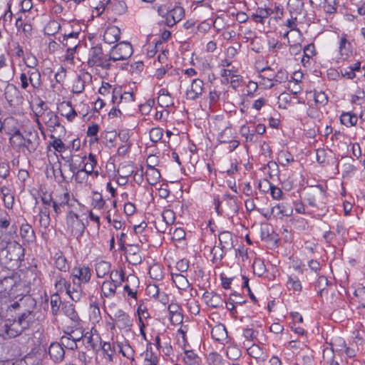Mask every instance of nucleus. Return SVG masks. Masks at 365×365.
I'll return each instance as SVG.
<instances>
[{
  "mask_svg": "<svg viewBox=\"0 0 365 365\" xmlns=\"http://www.w3.org/2000/svg\"><path fill=\"white\" fill-rule=\"evenodd\" d=\"M89 313L91 317L96 320L101 319V312L98 304L96 302H92L90 304Z\"/></svg>",
  "mask_w": 365,
  "mask_h": 365,
  "instance_id": "nucleus-59",
  "label": "nucleus"
},
{
  "mask_svg": "<svg viewBox=\"0 0 365 365\" xmlns=\"http://www.w3.org/2000/svg\"><path fill=\"white\" fill-rule=\"evenodd\" d=\"M82 339L87 349H91L95 351L100 350L102 340L95 328H92L90 331L83 334Z\"/></svg>",
  "mask_w": 365,
  "mask_h": 365,
  "instance_id": "nucleus-9",
  "label": "nucleus"
},
{
  "mask_svg": "<svg viewBox=\"0 0 365 365\" xmlns=\"http://www.w3.org/2000/svg\"><path fill=\"white\" fill-rule=\"evenodd\" d=\"M278 161L281 165L287 166L294 161V158L289 152L281 150L278 154Z\"/></svg>",
  "mask_w": 365,
  "mask_h": 365,
  "instance_id": "nucleus-47",
  "label": "nucleus"
},
{
  "mask_svg": "<svg viewBox=\"0 0 365 365\" xmlns=\"http://www.w3.org/2000/svg\"><path fill=\"white\" fill-rule=\"evenodd\" d=\"M247 354L250 356L257 359L262 358L263 351L259 346L254 344L247 349Z\"/></svg>",
  "mask_w": 365,
  "mask_h": 365,
  "instance_id": "nucleus-53",
  "label": "nucleus"
},
{
  "mask_svg": "<svg viewBox=\"0 0 365 365\" xmlns=\"http://www.w3.org/2000/svg\"><path fill=\"white\" fill-rule=\"evenodd\" d=\"M117 343L110 344L108 341H102L100 350L103 352V356L107 362H113V357L116 352Z\"/></svg>",
  "mask_w": 365,
  "mask_h": 365,
  "instance_id": "nucleus-25",
  "label": "nucleus"
},
{
  "mask_svg": "<svg viewBox=\"0 0 365 365\" xmlns=\"http://www.w3.org/2000/svg\"><path fill=\"white\" fill-rule=\"evenodd\" d=\"M110 59L115 62L129 58L133 54V48L130 43L122 41L114 46L110 51Z\"/></svg>",
  "mask_w": 365,
  "mask_h": 365,
  "instance_id": "nucleus-6",
  "label": "nucleus"
},
{
  "mask_svg": "<svg viewBox=\"0 0 365 365\" xmlns=\"http://www.w3.org/2000/svg\"><path fill=\"white\" fill-rule=\"evenodd\" d=\"M62 312L71 319L73 327H77L80 326L81 319L75 310V307L73 304L68 303V304H65L63 307Z\"/></svg>",
  "mask_w": 365,
  "mask_h": 365,
  "instance_id": "nucleus-29",
  "label": "nucleus"
},
{
  "mask_svg": "<svg viewBox=\"0 0 365 365\" xmlns=\"http://www.w3.org/2000/svg\"><path fill=\"white\" fill-rule=\"evenodd\" d=\"M170 315V320L172 324L178 325L183 321V315L182 314V308L177 303H170L168 307Z\"/></svg>",
  "mask_w": 365,
  "mask_h": 365,
  "instance_id": "nucleus-20",
  "label": "nucleus"
},
{
  "mask_svg": "<svg viewBox=\"0 0 365 365\" xmlns=\"http://www.w3.org/2000/svg\"><path fill=\"white\" fill-rule=\"evenodd\" d=\"M4 98L11 107H16L23 103L24 98L21 91L14 84L9 83L4 90Z\"/></svg>",
  "mask_w": 365,
  "mask_h": 365,
  "instance_id": "nucleus-8",
  "label": "nucleus"
},
{
  "mask_svg": "<svg viewBox=\"0 0 365 365\" xmlns=\"http://www.w3.org/2000/svg\"><path fill=\"white\" fill-rule=\"evenodd\" d=\"M120 30L116 26H109L103 34V41L108 44L114 43L120 39Z\"/></svg>",
  "mask_w": 365,
  "mask_h": 365,
  "instance_id": "nucleus-24",
  "label": "nucleus"
},
{
  "mask_svg": "<svg viewBox=\"0 0 365 365\" xmlns=\"http://www.w3.org/2000/svg\"><path fill=\"white\" fill-rule=\"evenodd\" d=\"M20 235L23 240L29 244L36 241L35 232L32 227L28 223L21 225L20 227Z\"/></svg>",
  "mask_w": 365,
  "mask_h": 365,
  "instance_id": "nucleus-33",
  "label": "nucleus"
},
{
  "mask_svg": "<svg viewBox=\"0 0 365 365\" xmlns=\"http://www.w3.org/2000/svg\"><path fill=\"white\" fill-rule=\"evenodd\" d=\"M84 89L85 81L81 76H78L73 84L72 91L74 93L80 94Z\"/></svg>",
  "mask_w": 365,
  "mask_h": 365,
  "instance_id": "nucleus-55",
  "label": "nucleus"
},
{
  "mask_svg": "<svg viewBox=\"0 0 365 365\" xmlns=\"http://www.w3.org/2000/svg\"><path fill=\"white\" fill-rule=\"evenodd\" d=\"M11 224V217L4 210H0V229H7Z\"/></svg>",
  "mask_w": 365,
  "mask_h": 365,
  "instance_id": "nucleus-56",
  "label": "nucleus"
},
{
  "mask_svg": "<svg viewBox=\"0 0 365 365\" xmlns=\"http://www.w3.org/2000/svg\"><path fill=\"white\" fill-rule=\"evenodd\" d=\"M124 250H125L126 259L130 264L137 265L141 262L142 258L138 245H128V247Z\"/></svg>",
  "mask_w": 365,
  "mask_h": 365,
  "instance_id": "nucleus-21",
  "label": "nucleus"
},
{
  "mask_svg": "<svg viewBox=\"0 0 365 365\" xmlns=\"http://www.w3.org/2000/svg\"><path fill=\"white\" fill-rule=\"evenodd\" d=\"M24 136L19 129H16L9 138V143L12 148L19 153H24Z\"/></svg>",
  "mask_w": 365,
  "mask_h": 365,
  "instance_id": "nucleus-19",
  "label": "nucleus"
},
{
  "mask_svg": "<svg viewBox=\"0 0 365 365\" xmlns=\"http://www.w3.org/2000/svg\"><path fill=\"white\" fill-rule=\"evenodd\" d=\"M97 165L96 155L90 153L87 161L84 163V166L82 168L83 174L92 175L94 174L96 177L98 175V172L95 171L94 168Z\"/></svg>",
  "mask_w": 365,
  "mask_h": 365,
  "instance_id": "nucleus-36",
  "label": "nucleus"
},
{
  "mask_svg": "<svg viewBox=\"0 0 365 365\" xmlns=\"http://www.w3.org/2000/svg\"><path fill=\"white\" fill-rule=\"evenodd\" d=\"M314 101L317 105L324 106L328 103V96L323 91H314Z\"/></svg>",
  "mask_w": 365,
  "mask_h": 365,
  "instance_id": "nucleus-54",
  "label": "nucleus"
},
{
  "mask_svg": "<svg viewBox=\"0 0 365 365\" xmlns=\"http://www.w3.org/2000/svg\"><path fill=\"white\" fill-rule=\"evenodd\" d=\"M202 299L205 304L212 308H219L223 305L221 296L217 293L205 292L202 295Z\"/></svg>",
  "mask_w": 365,
  "mask_h": 365,
  "instance_id": "nucleus-23",
  "label": "nucleus"
},
{
  "mask_svg": "<svg viewBox=\"0 0 365 365\" xmlns=\"http://www.w3.org/2000/svg\"><path fill=\"white\" fill-rule=\"evenodd\" d=\"M33 311L24 312L16 320L24 328L27 329L32 322L34 317L31 315Z\"/></svg>",
  "mask_w": 365,
  "mask_h": 365,
  "instance_id": "nucleus-43",
  "label": "nucleus"
},
{
  "mask_svg": "<svg viewBox=\"0 0 365 365\" xmlns=\"http://www.w3.org/2000/svg\"><path fill=\"white\" fill-rule=\"evenodd\" d=\"M212 337L216 341H221L227 335L225 327L222 325L215 326L211 331Z\"/></svg>",
  "mask_w": 365,
  "mask_h": 365,
  "instance_id": "nucleus-45",
  "label": "nucleus"
},
{
  "mask_svg": "<svg viewBox=\"0 0 365 365\" xmlns=\"http://www.w3.org/2000/svg\"><path fill=\"white\" fill-rule=\"evenodd\" d=\"M185 15L184 9L180 6H175L173 9L169 10L165 14V24L168 26L171 27L180 21Z\"/></svg>",
  "mask_w": 365,
  "mask_h": 365,
  "instance_id": "nucleus-18",
  "label": "nucleus"
},
{
  "mask_svg": "<svg viewBox=\"0 0 365 365\" xmlns=\"http://www.w3.org/2000/svg\"><path fill=\"white\" fill-rule=\"evenodd\" d=\"M262 79L264 80L267 78L269 81L272 83L267 86L269 88H272L277 84L284 83L288 81L289 74L288 72L283 68H280L277 71V72L274 76H270L269 77L265 78L262 75H259V76Z\"/></svg>",
  "mask_w": 365,
  "mask_h": 365,
  "instance_id": "nucleus-22",
  "label": "nucleus"
},
{
  "mask_svg": "<svg viewBox=\"0 0 365 365\" xmlns=\"http://www.w3.org/2000/svg\"><path fill=\"white\" fill-rule=\"evenodd\" d=\"M79 32H71L68 34H64L62 39L60 40L64 47L67 48V55L73 57L76 49L79 43Z\"/></svg>",
  "mask_w": 365,
  "mask_h": 365,
  "instance_id": "nucleus-15",
  "label": "nucleus"
},
{
  "mask_svg": "<svg viewBox=\"0 0 365 365\" xmlns=\"http://www.w3.org/2000/svg\"><path fill=\"white\" fill-rule=\"evenodd\" d=\"M171 277L179 289L185 290L190 287V283L185 275H171Z\"/></svg>",
  "mask_w": 365,
  "mask_h": 365,
  "instance_id": "nucleus-41",
  "label": "nucleus"
},
{
  "mask_svg": "<svg viewBox=\"0 0 365 365\" xmlns=\"http://www.w3.org/2000/svg\"><path fill=\"white\" fill-rule=\"evenodd\" d=\"M162 217L163 221L167 225H173L175 220V215L173 210H165L163 212Z\"/></svg>",
  "mask_w": 365,
  "mask_h": 365,
  "instance_id": "nucleus-61",
  "label": "nucleus"
},
{
  "mask_svg": "<svg viewBox=\"0 0 365 365\" xmlns=\"http://www.w3.org/2000/svg\"><path fill=\"white\" fill-rule=\"evenodd\" d=\"M4 329L6 334L11 338L16 337L19 336L24 329V328L16 319L13 321L9 320L4 324Z\"/></svg>",
  "mask_w": 365,
  "mask_h": 365,
  "instance_id": "nucleus-26",
  "label": "nucleus"
},
{
  "mask_svg": "<svg viewBox=\"0 0 365 365\" xmlns=\"http://www.w3.org/2000/svg\"><path fill=\"white\" fill-rule=\"evenodd\" d=\"M110 55L103 53L102 46L97 44L92 46L88 51L87 63L89 67H99L103 70H109L111 67Z\"/></svg>",
  "mask_w": 365,
  "mask_h": 365,
  "instance_id": "nucleus-3",
  "label": "nucleus"
},
{
  "mask_svg": "<svg viewBox=\"0 0 365 365\" xmlns=\"http://www.w3.org/2000/svg\"><path fill=\"white\" fill-rule=\"evenodd\" d=\"M65 135L61 134V133L58 136H56L55 134L51 133L49 135V138L52 139V141H50L48 143V147H52L55 151L62 153L65 152L68 147L63 143V142L61 140V137L64 136Z\"/></svg>",
  "mask_w": 365,
  "mask_h": 365,
  "instance_id": "nucleus-30",
  "label": "nucleus"
},
{
  "mask_svg": "<svg viewBox=\"0 0 365 365\" xmlns=\"http://www.w3.org/2000/svg\"><path fill=\"white\" fill-rule=\"evenodd\" d=\"M208 250L210 251V255H212V260L213 262L220 261L222 259L225 253L227 251V250H225V249H222V247L221 246L220 247L214 246L212 248H209Z\"/></svg>",
  "mask_w": 365,
  "mask_h": 365,
  "instance_id": "nucleus-48",
  "label": "nucleus"
},
{
  "mask_svg": "<svg viewBox=\"0 0 365 365\" xmlns=\"http://www.w3.org/2000/svg\"><path fill=\"white\" fill-rule=\"evenodd\" d=\"M287 286L295 291H299L302 289L301 283L297 276H294V277L292 276L289 277Z\"/></svg>",
  "mask_w": 365,
  "mask_h": 365,
  "instance_id": "nucleus-64",
  "label": "nucleus"
},
{
  "mask_svg": "<svg viewBox=\"0 0 365 365\" xmlns=\"http://www.w3.org/2000/svg\"><path fill=\"white\" fill-rule=\"evenodd\" d=\"M222 356L216 352L210 353L207 356V361L210 365H222Z\"/></svg>",
  "mask_w": 365,
  "mask_h": 365,
  "instance_id": "nucleus-58",
  "label": "nucleus"
},
{
  "mask_svg": "<svg viewBox=\"0 0 365 365\" xmlns=\"http://www.w3.org/2000/svg\"><path fill=\"white\" fill-rule=\"evenodd\" d=\"M41 201L42 207L39 212V222L44 228L49 226L51 215L56 219L66 211V209H71L77 202L68 190L56 191L54 193L44 192L41 196Z\"/></svg>",
  "mask_w": 365,
  "mask_h": 365,
  "instance_id": "nucleus-1",
  "label": "nucleus"
},
{
  "mask_svg": "<svg viewBox=\"0 0 365 365\" xmlns=\"http://www.w3.org/2000/svg\"><path fill=\"white\" fill-rule=\"evenodd\" d=\"M142 355L144 356L143 365H158L159 356L153 351L151 343L148 344L146 350Z\"/></svg>",
  "mask_w": 365,
  "mask_h": 365,
  "instance_id": "nucleus-28",
  "label": "nucleus"
},
{
  "mask_svg": "<svg viewBox=\"0 0 365 365\" xmlns=\"http://www.w3.org/2000/svg\"><path fill=\"white\" fill-rule=\"evenodd\" d=\"M10 174V166L5 160H0V178L6 179Z\"/></svg>",
  "mask_w": 365,
  "mask_h": 365,
  "instance_id": "nucleus-60",
  "label": "nucleus"
},
{
  "mask_svg": "<svg viewBox=\"0 0 365 365\" xmlns=\"http://www.w3.org/2000/svg\"><path fill=\"white\" fill-rule=\"evenodd\" d=\"M326 198L325 192L322 188L313 187L307 192L306 198L309 206L313 207H322Z\"/></svg>",
  "mask_w": 365,
  "mask_h": 365,
  "instance_id": "nucleus-12",
  "label": "nucleus"
},
{
  "mask_svg": "<svg viewBox=\"0 0 365 365\" xmlns=\"http://www.w3.org/2000/svg\"><path fill=\"white\" fill-rule=\"evenodd\" d=\"M6 251V257L9 261L21 262L24 259V248L16 241H11Z\"/></svg>",
  "mask_w": 365,
  "mask_h": 365,
  "instance_id": "nucleus-11",
  "label": "nucleus"
},
{
  "mask_svg": "<svg viewBox=\"0 0 365 365\" xmlns=\"http://www.w3.org/2000/svg\"><path fill=\"white\" fill-rule=\"evenodd\" d=\"M346 34H342L339 43V52L343 58H346L352 53V46L347 40Z\"/></svg>",
  "mask_w": 365,
  "mask_h": 365,
  "instance_id": "nucleus-31",
  "label": "nucleus"
},
{
  "mask_svg": "<svg viewBox=\"0 0 365 365\" xmlns=\"http://www.w3.org/2000/svg\"><path fill=\"white\" fill-rule=\"evenodd\" d=\"M334 276V275H319L317 281L318 288L322 291L326 287L333 284L335 279Z\"/></svg>",
  "mask_w": 365,
  "mask_h": 365,
  "instance_id": "nucleus-40",
  "label": "nucleus"
},
{
  "mask_svg": "<svg viewBox=\"0 0 365 365\" xmlns=\"http://www.w3.org/2000/svg\"><path fill=\"white\" fill-rule=\"evenodd\" d=\"M48 354L54 362L61 361L65 355L64 349L60 343H52L48 349Z\"/></svg>",
  "mask_w": 365,
  "mask_h": 365,
  "instance_id": "nucleus-27",
  "label": "nucleus"
},
{
  "mask_svg": "<svg viewBox=\"0 0 365 365\" xmlns=\"http://www.w3.org/2000/svg\"><path fill=\"white\" fill-rule=\"evenodd\" d=\"M66 221L67 231L71 234V235L76 237L77 239L82 237L84 233L86 226L76 213L69 209L67 210Z\"/></svg>",
  "mask_w": 365,
  "mask_h": 365,
  "instance_id": "nucleus-4",
  "label": "nucleus"
},
{
  "mask_svg": "<svg viewBox=\"0 0 365 365\" xmlns=\"http://www.w3.org/2000/svg\"><path fill=\"white\" fill-rule=\"evenodd\" d=\"M105 205V200L101 193L98 192H93L92 205L95 209L101 210Z\"/></svg>",
  "mask_w": 365,
  "mask_h": 365,
  "instance_id": "nucleus-52",
  "label": "nucleus"
},
{
  "mask_svg": "<svg viewBox=\"0 0 365 365\" xmlns=\"http://www.w3.org/2000/svg\"><path fill=\"white\" fill-rule=\"evenodd\" d=\"M96 274H110V264L106 261H100L95 265ZM113 274V271L110 272Z\"/></svg>",
  "mask_w": 365,
  "mask_h": 365,
  "instance_id": "nucleus-49",
  "label": "nucleus"
},
{
  "mask_svg": "<svg viewBox=\"0 0 365 365\" xmlns=\"http://www.w3.org/2000/svg\"><path fill=\"white\" fill-rule=\"evenodd\" d=\"M269 190L271 196L273 199L277 200L283 199V192L279 187L269 184Z\"/></svg>",
  "mask_w": 365,
  "mask_h": 365,
  "instance_id": "nucleus-63",
  "label": "nucleus"
},
{
  "mask_svg": "<svg viewBox=\"0 0 365 365\" xmlns=\"http://www.w3.org/2000/svg\"><path fill=\"white\" fill-rule=\"evenodd\" d=\"M124 281L125 275H110V279L104 281L102 284V295L107 298L113 297L117 287Z\"/></svg>",
  "mask_w": 365,
  "mask_h": 365,
  "instance_id": "nucleus-7",
  "label": "nucleus"
},
{
  "mask_svg": "<svg viewBox=\"0 0 365 365\" xmlns=\"http://www.w3.org/2000/svg\"><path fill=\"white\" fill-rule=\"evenodd\" d=\"M163 135V130L160 128H153L150 131V139L153 143L161 140Z\"/></svg>",
  "mask_w": 365,
  "mask_h": 365,
  "instance_id": "nucleus-57",
  "label": "nucleus"
},
{
  "mask_svg": "<svg viewBox=\"0 0 365 365\" xmlns=\"http://www.w3.org/2000/svg\"><path fill=\"white\" fill-rule=\"evenodd\" d=\"M25 64L29 68V82L34 91H38L41 89L42 86L41 75L36 66L38 65V61L36 58L32 55L28 56L25 59Z\"/></svg>",
  "mask_w": 365,
  "mask_h": 365,
  "instance_id": "nucleus-5",
  "label": "nucleus"
},
{
  "mask_svg": "<svg viewBox=\"0 0 365 365\" xmlns=\"http://www.w3.org/2000/svg\"><path fill=\"white\" fill-rule=\"evenodd\" d=\"M340 121L346 127H351L356 125L358 117L351 112L343 113L340 116Z\"/></svg>",
  "mask_w": 365,
  "mask_h": 365,
  "instance_id": "nucleus-38",
  "label": "nucleus"
},
{
  "mask_svg": "<svg viewBox=\"0 0 365 365\" xmlns=\"http://www.w3.org/2000/svg\"><path fill=\"white\" fill-rule=\"evenodd\" d=\"M81 338L77 340L72 338L71 335L63 336L61 339V344L62 346H65L68 349L74 350L77 349V341H79Z\"/></svg>",
  "mask_w": 365,
  "mask_h": 365,
  "instance_id": "nucleus-44",
  "label": "nucleus"
},
{
  "mask_svg": "<svg viewBox=\"0 0 365 365\" xmlns=\"http://www.w3.org/2000/svg\"><path fill=\"white\" fill-rule=\"evenodd\" d=\"M43 120L52 133L56 132L58 128L60 130L59 133L66 134L64 126L61 124L58 116L54 112L49 110L43 113Z\"/></svg>",
  "mask_w": 365,
  "mask_h": 365,
  "instance_id": "nucleus-13",
  "label": "nucleus"
},
{
  "mask_svg": "<svg viewBox=\"0 0 365 365\" xmlns=\"http://www.w3.org/2000/svg\"><path fill=\"white\" fill-rule=\"evenodd\" d=\"M112 319L120 329L129 330L133 326V319L122 309L116 310Z\"/></svg>",
  "mask_w": 365,
  "mask_h": 365,
  "instance_id": "nucleus-16",
  "label": "nucleus"
},
{
  "mask_svg": "<svg viewBox=\"0 0 365 365\" xmlns=\"http://www.w3.org/2000/svg\"><path fill=\"white\" fill-rule=\"evenodd\" d=\"M56 267L61 272H66L69 269V264L64 256H58L55 262Z\"/></svg>",
  "mask_w": 365,
  "mask_h": 365,
  "instance_id": "nucleus-51",
  "label": "nucleus"
},
{
  "mask_svg": "<svg viewBox=\"0 0 365 365\" xmlns=\"http://www.w3.org/2000/svg\"><path fill=\"white\" fill-rule=\"evenodd\" d=\"M28 294L29 293H26L24 295L19 296L17 299H15L10 304L8 309H10L11 307L13 309L22 307L25 309V311H34L36 305V302L31 295Z\"/></svg>",
  "mask_w": 365,
  "mask_h": 365,
  "instance_id": "nucleus-14",
  "label": "nucleus"
},
{
  "mask_svg": "<svg viewBox=\"0 0 365 365\" xmlns=\"http://www.w3.org/2000/svg\"><path fill=\"white\" fill-rule=\"evenodd\" d=\"M117 347L118 349V351L121 353L123 356L126 357L128 359H130L132 361L135 360V351L129 344H123L117 343Z\"/></svg>",
  "mask_w": 365,
  "mask_h": 365,
  "instance_id": "nucleus-39",
  "label": "nucleus"
},
{
  "mask_svg": "<svg viewBox=\"0 0 365 365\" xmlns=\"http://www.w3.org/2000/svg\"><path fill=\"white\" fill-rule=\"evenodd\" d=\"M288 9L291 15L297 16L304 12V1L303 0H289Z\"/></svg>",
  "mask_w": 365,
  "mask_h": 365,
  "instance_id": "nucleus-37",
  "label": "nucleus"
},
{
  "mask_svg": "<svg viewBox=\"0 0 365 365\" xmlns=\"http://www.w3.org/2000/svg\"><path fill=\"white\" fill-rule=\"evenodd\" d=\"M184 354L183 361L185 364L194 365L197 363L199 357L192 350L184 349Z\"/></svg>",
  "mask_w": 365,
  "mask_h": 365,
  "instance_id": "nucleus-46",
  "label": "nucleus"
},
{
  "mask_svg": "<svg viewBox=\"0 0 365 365\" xmlns=\"http://www.w3.org/2000/svg\"><path fill=\"white\" fill-rule=\"evenodd\" d=\"M30 282L20 275H8L0 279V307L9 308L11 303L19 296L30 292Z\"/></svg>",
  "mask_w": 365,
  "mask_h": 365,
  "instance_id": "nucleus-2",
  "label": "nucleus"
},
{
  "mask_svg": "<svg viewBox=\"0 0 365 365\" xmlns=\"http://www.w3.org/2000/svg\"><path fill=\"white\" fill-rule=\"evenodd\" d=\"M242 135L245 137L247 142H250L252 143H257L258 141V137L255 134V131L252 130H250L248 127H242Z\"/></svg>",
  "mask_w": 365,
  "mask_h": 365,
  "instance_id": "nucleus-50",
  "label": "nucleus"
},
{
  "mask_svg": "<svg viewBox=\"0 0 365 365\" xmlns=\"http://www.w3.org/2000/svg\"><path fill=\"white\" fill-rule=\"evenodd\" d=\"M24 139V153L26 151L29 154L34 153L40 145L38 132L34 129L26 130Z\"/></svg>",
  "mask_w": 365,
  "mask_h": 365,
  "instance_id": "nucleus-10",
  "label": "nucleus"
},
{
  "mask_svg": "<svg viewBox=\"0 0 365 365\" xmlns=\"http://www.w3.org/2000/svg\"><path fill=\"white\" fill-rule=\"evenodd\" d=\"M160 177V171L154 165L148 163L145 172V178L148 182L151 185H154L159 182Z\"/></svg>",
  "mask_w": 365,
  "mask_h": 365,
  "instance_id": "nucleus-34",
  "label": "nucleus"
},
{
  "mask_svg": "<svg viewBox=\"0 0 365 365\" xmlns=\"http://www.w3.org/2000/svg\"><path fill=\"white\" fill-rule=\"evenodd\" d=\"M292 206L284 202L279 203L271 209V214L276 217L279 215L289 217L292 215Z\"/></svg>",
  "mask_w": 365,
  "mask_h": 365,
  "instance_id": "nucleus-32",
  "label": "nucleus"
},
{
  "mask_svg": "<svg viewBox=\"0 0 365 365\" xmlns=\"http://www.w3.org/2000/svg\"><path fill=\"white\" fill-rule=\"evenodd\" d=\"M218 237L220 245L222 249L230 250L233 247L232 234L230 232H221Z\"/></svg>",
  "mask_w": 365,
  "mask_h": 365,
  "instance_id": "nucleus-35",
  "label": "nucleus"
},
{
  "mask_svg": "<svg viewBox=\"0 0 365 365\" xmlns=\"http://www.w3.org/2000/svg\"><path fill=\"white\" fill-rule=\"evenodd\" d=\"M234 138V133L230 127H226L218 135L217 139L221 143H227Z\"/></svg>",
  "mask_w": 365,
  "mask_h": 365,
  "instance_id": "nucleus-42",
  "label": "nucleus"
},
{
  "mask_svg": "<svg viewBox=\"0 0 365 365\" xmlns=\"http://www.w3.org/2000/svg\"><path fill=\"white\" fill-rule=\"evenodd\" d=\"M204 90V82L200 78H195L192 81L190 88L185 92L187 100L195 101L200 98Z\"/></svg>",
  "mask_w": 365,
  "mask_h": 365,
  "instance_id": "nucleus-17",
  "label": "nucleus"
},
{
  "mask_svg": "<svg viewBox=\"0 0 365 365\" xmlns=\"http://www.w3.org/2000/svg\"><path fill=\"white\" fill-rule=\"evenodd\" d=\"M137 314L138 315L139 322H143V319H148L150 317L148 309L143 303H140L137 309Z\"/></svg>",
  "mask_w": 365,
  "mask_h": 365,
  "instance_id": "nucleus-62",
  "label": "nucleus"
}]
</instances>
